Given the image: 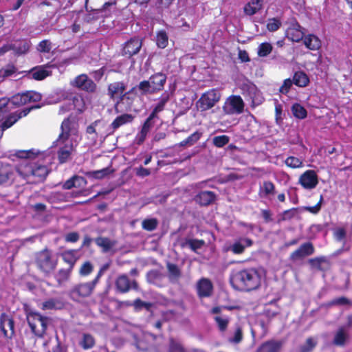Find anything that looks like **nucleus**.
<instances>
[{
  "instance_id": "f257e3e1",
  "label": "nucleus",
  "mask_w": 352,
  "mask_h": 352,
  "mask_svg": "<svg viewBox=\"0 0 352 352\" xmlns=\"http://www.w3.org/2000/svg\"><path fill=\"white\" fill-rule=\"evenodd\" d=\"M16 156L22 159L16 170L23 179L38 182L47 176L48 168L46 165L50 164L52 160V157L48 153L31 149L19 151Z\"/></svg>"
},
{
  "instance_id": "f03ea898",
  "label": "nucleus",
  "mask_w": 352,
  "mask_h": 352,
  "mask_svg": "<svg viewBox=\"0 0 352 352\" xmlns=\"http://www.w3.org/2000/svg\"><path fill=\"white\" fill-rule=\"evenodd\" d=\"M61 130L62 133L56 140V144L59 146L58 160L60 163H65L70 159L80 137L77 123L69 118L62 122Z\"/></svg>"
},
{
  "instance_id": "7ed1b4c3",
  "label": "nucleus",
  "mask_w": 352,
  "mask_h": 352,
  "mask_svg": "<svg viewBox=\"0 0 352 352\" xmlns=\"http://www.w3.org/2000/svg\"><path fill=\"white\" fill-rule=\"evenodd\" d=\"M230 282L235 289L249 292L261 286V275L255 269H246L234 273Z\"/></svg>"
},
{
  "instance_id": "20e7f679",
  "label": "nucleus",
  "mask_w": 352,
  "mask_h": 352,
  "mask_svg": "<svg viewBox=\"0 0 352 352\" xmlns=\"http://www.w3.org/2000/svg\"><path fill=\"white\" fill-rule=\"evenodd\" d=\"M36 263L43 272L50 274L56 269L58 258L51 250L45 249L37 254Z\"/></svg>"
},
{
  "instance_id": "39448f33",
  "label": "nucleus",
  "mask_w": 352,
  "mask_h": 352,
  "mask_svg": "<svg viewBox=\"0 0 352 352\" xmlns=\"http://www.w3.org/2000/svg\"><path fill=\"white\" fill-rule=\"evenodd\" d=\"M8 103L3 107V113L10 108L12 105L19 107L31 102H38L41 99V95L36 91H30L23 94H18L8 99Z\"/></svg>"
},
{
  "instance_id": "423d86ee",
  "label": "nucleus",
  "mask_w": 352,
  "mask_h": 352,
  "mask_svg": "<svg viewBox=\"0 0 352 352\" xmlns=\"http://www.w3.org/2000/svg\"><path fill=\"white\" fill-rule=\"evenodd\" d=\"M27 320L32 333L42 337L47 329V318L37 312L30 311L27 314Z\"/></svg>"
},
{
  "instance_id": "0eeeda50",
  "label": "nucleus",
  "mask_w": 352,
  "mask_h": 352,
  "mask_svg": "<svg viewBox=\"0 0 352 352\" xmlns=\"http://www.w3.org/2000/svg\"><path fill=\"white\" fill-rule=\"evenodd\" d=\"M126 85L123 82H114L109 85L107 89L108 96L112 100H117L115 104V110L117 113L120 111L119 107L122 101L128 98L129 92H124Z\"/></svg>"
},
{
  "instance_id": "6e6552de",
  "label": "nucleus",
  "mask_w": 352,
  "mask_h": 352,
  "mask_svg": "<svg viewBox=\"0 0 352 352\" xmlns=\"http://www.w3.org/2000/svg\"><path fill=\"white\" fill-rule=\"evenodd\" d=\"M241 94L245 100H248L253 107L261 104L263 101V97L257 87L250 81L243 82L240 87Z\"/></svg>"
},
{
  "instance_id": "1a4fd4ad",
  "label": "nucleus",
  "mask_w": 352,
  "mask_h": 352,
  "mask_svg": "<svg viewBox=\"0 0 352 352\" xmlns=\"http://www.w3.org/2000/svg\"><path fill=\"white\" fill-rule=\"evenodd\" d=\"M221 96V93L218 89H212L206 91L197 100V109L205 111L212 108L219 101Z\"/></svg>"
},
{
  "instance_id": "9d476101",
  "label": "nucleus",
  "mask_w": 352,
  "mask_h": 352,
  "mask_svg": "<svg viewBox=\"0 0 352 352\" xmlns=\"http://www.w3.org/2000/svg\"><path fill=\"white\" fill-rule=\"evenodd\" d=\"M100 274L101 271L93 281L80 283L74 286L70 290L71 297L75 300H78L80 298H85L90 296L98 283Z\"/></svg>"
},
{
  "instance_id": "9b49d317",
  "label": "nucleus",
  "mask_w": 352,
  "mask_h": 352,
  "mask_svg": "<svg viewBox=\"0 0 352 352\" xmlns=\"http://www.w3.org/2000/svg\"><path fill=\"white\" fill-rule=\"evenodd\" d=\"M244 102L239 96H231L225 101L223 111L228 115L239 114L243 112Z\"/></svg>"
},
{
  "instance_id": "f8f14e48",
  "label": "nucleus",
  "mask_w": 352,
  "mask_h": 352,
  "mask_svg": "<svg viewBox=\"0 0 352 352\" xmlns=\"http://www.w3.org/2000/svg\"><path fill=\"white\" fill-rule=\"evenodd\" d=\"M70 85L87 92H94L96 85L86 74H80L70 82Z\"/></svg>"
},
{
  "instance_id": "ddd939ff",
  "label": "nucleus",
  "mask_w": 352,
  "mask_h": 352,
  "mask_svg": "<svg viewBox=\"0 0 352 352\" xmlns=\"http://www.w3.org/2000/svg\"><path fill=\"white\" fill-rule=\"evenodd\" d=\"M38 107H39V106H32L30 108L25 109L19 113L16 112L13 114H11L8 117H6L7 112H6L4 118V119L6 118V120L4 122H3V120L1 122L0 131L3 132L5 129L10 128L15 122H16L19 119L27 116L31 109Z\"/></svg>"
},
{
  "instance_id": "4468645a",
  "label": "nucleus",
  "mask_w": 352,
  "mask_h": 352,
  "mask_svg": "<svg viewBox=\"0 0 352 352\" xmlns=\"http://www.w3.org/2000/svg\"><path fill=\"white\" fill-rule=\"evenodd\" d=\"M317 174L314 170H308L302 174L299 178V184L305 188L311 190L318 185Z\"/></svg>"
},
{
  "instance_id": "2eb2a0df",
  "label": "nucleus",
  "mask_w": 352,
  "mask_h": 352,
  "mask_svg": "<svg viewBox=\"0 0 352 352\" xmlns=\"http://www.w3.org/2000/svg\"><path fill=\"white\" fill-rule=\"evenodd\" d=\"M212 288L211 281L206 278H202L197 283V291L200 298L210 296L212 294Z\"/></svg>"
},
{
  "instance_id": "dca6fc26",
  "label": "nucleus",
  "mask_w": 352,
  "mask_h": 352,
  "mask_svg": "<svg viewBox=\"0 0 352 352\" xmlns=\"http://www.w3.org/2000/svg\"><path fill=\"white\" fill-rule=\"evenodd\" d=\"M286 36L289 40L294 42H299L302 39L304 33L298 23H293L287 28Z\"/></svg>"
},
{
  "instance_id": "f3484780",
  "label": "nucleus",
  "mask_w": 352,
  "mask_h": 352,
  "mask_svg": "<svg viewBox=\"0 0 352 352\" xmlns=\"http://www.w3.org/2000/svg\"><path fill=\"white\" fill-rule=\"evenodd\" d=\"M0 328L5 336H12L14 334V322L8 315L3 314L0 318Z\"/></svg>"
},
{
  "instance_id": "a211bd4d",
  "label": "nucleus",
  "mask_w": 352,
  "mask_h": 352,
  "mask_svg": "<svg viewBox=\"0 0 352 352\" xmlns=\"http://www.w3.org/2000/svg\"><path fill=\"white\" fill-rule=\"evenodd\" d=\"M314 252V248L311 243H305L300 246V248L292 252L291 258L296 260L307 256L312 254Z\"/></svg>"
},
{
  "instance_id": "6ab92c4d",
  "label": "nucleus",
  "mask_w": 352,
  "mask_h": 352,
  "mask_svg": "<svg viewBox=\"0 0 352 352\" xmlns=\"http://www.w3.org/2000/svg\"><path fill=\"white\" fill-rule=\"evenodd\" d=\"M116 285L117 289L122 293L128 292L131 288V286L133 289L138 288L137 283L135 280L131 283L127 276L124 274L120 276L117 278Z\"/></svg>"
},
{
  "instance_id": "aec40b11",
  "label": "nucleus",
  "mask_w": 352,
  "mask_h": 352,
  "mask_svg": "<svg viewBox=\"0 0 352 352\" xmlns=\"http://www.w3.org/2000/svg\"><path fill=\"white\" fill-rule=\"evenodd\" d=\"M252 245V241L248 238H240L236 240L230 247L231 250L234 254H239L244 252L245 248L250 247Z\"/></svg>"
},
{
  "instance_id": "412c9836",
  "label": "nucleus",
  "mask_w": 352,
  "mask_h": 352,
  "mask_svg": "<svg viewBox=\"0 0 352 352\" xmlns=\"http://www.w3.org/2000/svg\"><path fill=\"white\" fill-rule=\"evenodd\" d=\"M333 237L336 241L343 243L342 250L348 251L349 246L346 245V239L347 236V230L345 227L338 226L333 230Z\"/></svg>"
},
{
  "instance_id": "4be33fe9",
  "label": "nucleus",
  "mask_w": 352,
  "mask_h": 352,
  "mask_svg": "<svg viewBox=\"0 0 352 352\" xmlns=\"http://www.w3.org/2000/svg\"><path fill=\"white\" fill-rule=\"evenodd\" d=\"M141 47V41L138 38H133L125 44L124 52L125 54L133 56L139 52Z\"/></svg>"
},
{
  "instance_id": "5701e85b",
  "label": "nucleus",
  "mask_w": 352,
  "mask_h": 352,
  "mask_svg": "<svg viewBox=\"0 0 352 352\" xmlns=\"http://www.w3.org/2000/svg\"><path fill=\"white\" fill-rule=\"evenodd\" d=\"M263 6V0H251L247 3L243 8L245 14L252 16L260 11Z\"/></svg>"
},
{
  "instance_id": "b1692460",
  "label": "nucleus",
  "mask_w": 352,
  "mask_h": 352,
  "mask_svg": "<svg viewBox=\"0 0 352 352\" xmlns=\"http://www.w3.org/2000/svg\"><path fill=\"white\" fill-rule=\"evenodd\" d=\"M149 80L150 83H151L152 89L155 92L163 89L166 80V76L162 73H157L150 77Z\"/></svg>"
},
{
  "instance_id": "393cba45",
  "label": "nucleus",
  "mask_w": 352,
  "mask_h": 352,
  "mask_svg": "<svg viewBox=\"0 0 352 352\" xmlns=\"http://www.w3.org/2000/svg\"><path fill=\"white\" fill-rule=\"evenodd\" d=\"M152 120H153L148 118L144 122V124L142 125L141 131L136 135L135 142L137 144H141L144 142L148 133H149L153 126Z\"/></svg>"
},
{
  "instance_id": "a878e982",
  "label": "nucleus",
  "mask_w": 352,
  "mask_h": 352,
  "mask_svg": "<svg viewBox=\"0 0 352 352\" xmlns=\"http://www.w3.org/2000/svg\"><path fill=\"white\" fill-rule=\"evenodd\" d=\"M61 257L64 262L69 265V267L73 269L76 261L79 258L78 251L76 250H66L61 253Z\"/></svg>"
},
{
  "instance_id": "bb28decb",
  "label": "nucleus",
  "mask_w": 352,
  "mask_h": 352,
  "mask_svg": "<svg viewBox=\"0 0 352 352\" xmlns=\"http://www.w3.org/2000/svg\"><path fill=\"white\" fill-rule=\"evenodd\" d=\"M275 193V186L274 184L269 181H265L260 186L258 195L262 198H270Z\"/></svg>"
},
{
  "instance_id": "cd10ccee",
  "label": "nucleus",
  "mask_w": 352,
  "mask_h": 352,
  "mask_svg": "<svg viewBox=\"0 0 352 352\" xmlns=\"http://www.w3.org/2000/svg\"><path fill=\"white\" fill-rule=\"evenodd\" d=\"M215 199V195L211 191H203L198 194L195 200L202 206H207L212 204Z\"/></svg>"
},
{
  "instance_id": "c85d7f7f",
  "label": "nucleus",
  "mask_w": 352,
  "mask_h": 352,
  "mask_svg": "<svg viewBox=\"0 0 352 352\" xmlns=\"http://www.w3.org/2000/svg\"><path fill=\"white\" fill-rule=\"evenodd\" d=\"M52 72L49 70V67H38L31 70L30 75L32 78L36 80H41L46 77L50 76Z\"/></svg>"
},
{
  "instance_id": "c756f323",
  "label": "nucleus",
  "mask_w": 352,
  "mask_h": 352,
  "mask_svg": "<svg viewBox=\"0 0 352 352\" xmlns=\"http://www.w3.org/2000/svg\"><path fill=\"white\" fill-rule=\"evenodd\" d=\"M64 303L59 298H50L41 305L43 310L60 309L63 307Z\"/></svg>"
},
{
  "instance_id": "7c9ffc66",
  "label": "nucleus",
  "mask_w": 352,
  "mask_h": 352,
  "mask_svg": "<svg viewBox=\"0 0 352 352\" xmlns=\"http://www.w3.org/2000/svg\"><path fill=\"white\" fill-rule=\"evenodd\" d=\"M86 184V180L80 176H74L67 180L63 185L64 189H71L73 187L80 188Z\"/></svg>"
},
{
  "instance_id": "2f4dec72",
  "label": "nucleus",
  "mask_w": 352,
  "mask_h": 352,
  "mask_svg": "<svg viewBox=\"0 0 352 352\" xmlns=\"http://www.w3.org/2000/svg\"><path fill=\"white\" fill-rule=\"evenodd\" d=\"M304 44L311 50H317L321 46V41L314 34H309L305 37Z\"/></svg>"
},
{
  "instance_id": "473e14b6",
  "label": "nucleus",
  "mask_w": 352,
  "mask_h": 352,
  "mask_svg": "<svg viewBox=\"0 0 352 352\" xmlns=\"http://www.w3.org/2000/svg\"><path fill=\"white\" fill-rule=\"evenodd\" d=\"M133 116L131 114H123L120 116H118L111 123V127L116 130L118 129L120 126L130 123L133 121Z\"/></svg>"
},
{
  "instance_id": "72a5a7b5",
  "label": "nucleus",
  "mask_w": 352,
  "mask_h": 352,
  "mask_svg": "<svg viewBox=\"0 0 352 352\" xmlns=\"http://www.w3.org/2000/svg\"><path fill=\"white\" fill-rule=\"evenodd\" d=\"M348 339V331L345 328L342 327L339 329L336 332L334 337L333 343L338 346H342L347 342Z\"/></svg>"
},
{
  "instance_id": "f704fd0d",
  "label": "nucleus",
  "mask_w": 352,
  "mask_h": 352,
  "mask_svg": "<svg viewBox=\"0 0 352 352\" xmlns=\"http://www.w3.org/2000/svg\"><path fill=\"white\" fill-rule=\"evenodd\" d=\"M281 346V343L277 341H269L264 343L258 352H278Z\"/></svg>"
},
{
  "instance_id": "c9c22d12",
  "label": "nucleus",
  "mask_w": 352,
  "mask_h": 352,
  "mask_svg": "<svg viewBox=\"0 0 352 352\" xmlns=\"http://www.w3.org/2000/svg\"><path fill=\"white\" fill-rule=\"evenodd\" d=\"M169 100V96L168 94H164L159 100V102L153 109V112L151 113V115L148 116V118L151 120H153L154 118H155L156 115L161 112L164 108L168 100Z\"/></svg>"
},
{
  "instance_id": "e433bc0d",
  "label": "nucleus",
  "mask_w": 352,
  "mask_h": 352,
  "mask_svg": "<svg viewBox=\"0 0 352 352\" xmlns=\"http://www.w3.org/2000/svg\"><path fill=\"white\" fill-rule=\"evenodd\" d=\"M146 278L150 283L161 286L164 276L157 270H151L147 273Z\"/></svg>"
},
{
  "instance_id": "4c0bfd02",
  "label": "nucleus",
  "mask_w": 352,
  "mask_h": 352,
  "mask_svg": "<svg viewBox=\"0 0 352 352\" xmlns=\"http://www.w3.org/2000/svg\"><path fill=\"white\" fill-rule=\"evenodd\" d=\"M79 344L85 350L90 349L95 345V339L89 333H83Z\"/></svg>"
},
{
  "instance_id": "58836bf2",
  "label": "nucleus",
  "mask_w": 352,
  "mask_h": 352,
  "mask_svg": "<svg viewBox=\"0 0 352 352\" xmlns=\"http://www.w3.org/2000/svg\"><path fill=\"white\" fill-rule=\"evenodd\" d=\"M98 246L102 249L104 252L109 251L115 245V243L106 237H98L95 239Z\"/></svg>"
},
{
  "instance_id": "ea45409f",
  "label": "nucleus",
  "mask_w": 352,
  "mask_h": 352,
  "mask_svg": "<svg viewBox=\"0 0 352 352\" xmlns=\"http://www.w3.org/2000/svg\"><path fill=\"white\" fill-rule=\"evenodd\" d=\"M293 82L296 85L303 87L308 85L309 80L304 72H297L294 75Z\"/></svg>"
},
{
  "instance_id": "a19ab883",
  "label": "nucleus",
  "mask_w": 352,
  "mask_h": 352,
  "mask_svg": "<svg viewBox=\"0 0 352 352\" xmlns=\"http://www.w3.org/2000/svg\"><path fill=\"white\" fill-rule=\"evenodd\" d=\"M168 278L173 283L178 281L181 276V272L178 267L175 264L168 263Z\"/></svg>"
},
{
  "instance_id": "79ce46f5",
  "label": "nucleus",
  "mask_w": 352,
  "mask_h": 352,
  "mask_svg": "<svg viewBox=\"0 0 352 352\" xmlns=\"http://www.w3.org/2000/svg\"><path fill=\"white\" fill-rule=\"evenodd\" d=\"M72 270L69 267L68 269H60L55 274V278L59 285H61L69 278Z\"/></svg>"
},
{
  "instance_id": "37998d69",
  "label": "nucleus",
  "mask_w": 352,
  "mask_h": 352,
  "mask_svg": "<svg viewBox=\"0 0 352 352\" xmlns=\"http://www.w3.org/2000/svg\"><path fill=\"white\" fill-rule=\"evenodd\" d=\"M291 109L294 116L296 118L304 119L307 117L306 109L298 103L294 104Z\"/></svg>"
},
{
  "instance_id": "c03bdc74",
  "label": "nucleus",
  "mask_w": 352,
  "mask_h": 352,
  "mask_svg": "<svg viewBox=\"0 0 352 352\" xmlns=\"http://www.w3.org/2000/svg\"><path fill=\"white\" fill-rule=\"evenodd\" d=\"M12 45V50L18 54H25L29 50V44L26 41H19Z\"/></svg>"
},
{
  "instance_id": "a18cd8bd",
  "label": "nucleus",
  "mask_w": 352,
  "mask_h": 352,
  "mask_svg": "<svg viewBox=\"0 0 352 352\" xmlns=\"http://www.w3.org/2000/svg\"><path fill=\"white\" fill-rule=\"evenodd\" d=\"M157 45L160 48H164L168 44V36L166 32L162 30L157 32L156 37Z\"/></svg>"
},
{
  "instance_id": "49530a36",
  "label": "nucleus",
  "mask_w": 352,
  "mask_h": 352,
  "mask_svg": "<svg viewBox=\"0 0 352 352\" xmlns=\"http://www.w3.org/2000/svg\"><path fill=\"white\" fill-rule=\"evenodd\" d=\"M201 133L199 131H196L192 135H190L188 138H187L186 140L180 142V146H184L186 145H192L195 142H197L201 138Z\"/></svg>"
},
{
  "instance_id": "de8ad7c7",
  "label": "nucleus",
  "mask_w": 352,
  "mask_h": 352,
  "mask_svg": "<svg viewBox=\"0 0 352 352\" xmlns=\"http://www.w3.org/2000/svg\"><path fill=\"white\" fill-rule=\"evenodd\" d=\"M272 50V46L269 43H263L258 47V55L265 57L270 54Z\"/></svg>"
},
{
  "instance_id": "09e8293b",
  "label": "nucleus",
  "mask_w": 352,
  "mask_h": 352,
  "mask_svg": "<svg viewBox=\"0 0 352 352\" xmlns=\"http://www.w3.org/2000/svg\"><path fill=\"white\" fill-rule=\"evenodd\" d=\"M285 164L287 166L292 168H298L303 166V163L301 160L293 156L287 157L285 160Z\"/></svg>"
},
{
  "instance_id": "8fccbe9b",
  "label": "nucleus",
  "mask_w": 352,
  "mask_h": 352,
  "mask_svg": "<svg viewBox=\"0 0 352 352\" xmlns=\"http://www.w3.org/2000/svg\"><path fill=\"white\" fill-rule=\"evenodd\" d=\"M72 106L77 111L82 112L85 109V102L81 96H75L73 98Z\"/></svg>"
},
{
  "instance_id": "3c124183",
  "label": "nucleus",
  "mask_w": 352,
  "mask_h": 352,
  "mask_svg": "<svg viewBox=\"0 0 352 352\" xmlns=\"http://www.w3.org/2000/svg\"><path fill=\"white\" fill-rule=\"evenodd\" d=\"M230 141V138L226 135L215 136L212 139L214 145L217 147L221 148L226 145Z\"/></svg>"
},
{
  "instance_id": "603ef678",
  "label": "nucleus",
  "mask_w": 352,
  "mask_h": 352,
  "mask_svg": "<svg viewBox=\"0 0 352 352\" xmlns=\"http://www.w3.org/2000/svg\"><path fill=\"white\" fill-rule=\"evenodd\" d=\"M157 219L154 218L144 219L142 223V228L148 231L154 230L157 228Z\"/></svg>"
},
{
  "instance_id": "864d4df0",
  "label": "nucleus",
  "mask_w": 352,
  "mask_h": 352,
  "mask_svg": "<svg viewBox=\"0 0 352 352\" xmlns=\"http://www.w3.org/2000/svg\"><path fill=\"white\" fill-rule=\"evenodd\" d=\"M214 320L221 331H224L227 328L229 322V318L225 316H217L214 317Z\"/></svg>"
},
{
  "instance_id": "5fc2aeb1",
  "label": "nucleus",
  "mask_w": 352,
  "mask_h": 352,
  "mask_svg": "<svg viewBox=\"0 0 352 352\" xmlns=\"http://www.w3.org/2000/svg\"><path fill=\"white\" fill-rule=\"evenodd\" d=\"M8 166L0 168V184L6 182L10 178V171Z\"/></svg>"
},
{
  "instance_id": "6e6d98bb",
  "label": "nucleus",
  "mask_w": 352,
  "mask_h": 352,
  "mask_svg": "<svg viewBox=\"0 0 352 352\" xmlns=\"http://www.w3.org/2000/svg\"><path fill=\"white\" fill-rule=\"evenodd\" d=\"M280 25L281 22L278 19L272 18L267 21V28L270 32H275L280 28Z\"/></svg>"
},
{
  "instance_id": "4d7b16f0",
  "label": "nucleus",
  "mask_w": 352,
  "mask_h": 352,
  "mask_svg": "<svg viewBox=\"0 0 352 352\" xmlns=\"http://www.w3.org/2000/svg\"><path fill=\"white\" fill-rule=\"evenodd\" d=\"M93 265L89 261L85 262L80 268L79 273L81 276L89 275L93 271Z\"/></svg>"
},
{
  "instance_id": "13d9d810",
  "label": "nucleus",
  "mask_w": 352,
  "mask_h": 352,
  "mask_svg": "<svg viewBox=\"0 0 352 352\" xmlns=\"http://www.w3.org/2000/svg\"><path fill=\"white\" fill-rule=\"evenodd\" d=\"M139 89L142 93H153L154 90L152 89L151 83H150V80H144L141 82L138 86Z\"/></svg>"
},
{
  "instance_id": "bf43d9fd",
  "label": "nucleus",
  "mask_w": 352,
  "mask_h": 352,
  "mask_svg": "<svg viewBox=\"0 0 352 352\" xmlns=\"http://www.w3.org/2000/svg\"><path fill=\"white\" fill-rule=\"evenodd\" d=\"M316 344V342L313 338H308L305 344L301 346L300 352H311Z\"/></svg>"
},
{
  "instance_id": "052dcab7",
  "label": "nucleus",
  "mask_w": 352,
  "mask_h": 352,
  "mask_svg": "<svg viewBox=\"0 0 352 352\" xmlns=\"http://www.w3.org/2000/svg\"><path fill=\"white\" fill-rule=\"evenodd\" d=\"M204 241L196 239H190L186 242V245L193 251L201 248L204 245Z\"/></svg>"
},
{
  "instance_id": "680f3d73",
  "label": "nucleus",
  "mask_w": 352,
  "mask_h": 352,
  "mask_svg": "<svg viewBox=\"0 0 352 352\" xmlns=\"http://www.w3.org/2000/svg\"><path fill=\"white\" fill-rule=\"evenodd\" d=\"M52 49V43L48 40L41 41L38 46V51L41 52H50Z\"/></svg>"
},
{
  "instance_id": "e2e57ef3",
  "label": "nucleus",
  "mask_w": 352,
  "mask_h": 352,
  "mask_svg": "<svg viewBox=\"0 0 352 352\" xmlns=\"http://www.w3.org/2000/svg\"><path fill=\"white\" fill-rule=\"evenodd\" d=\"M294 84L293 80L287 78L284 80L283 85L280 87L279 91L281 94H287L292 85Z\"/></svg>"
},
{
  "instance_id": "0e129e2a",
  "label": "nucleus",
  "mask_w": 352,
  "mask_h": 352,
  "mask_svg": "<svg viewBox=\"0 0 352 352\" xmlns=\"http://www.w3.org/2000/svg\"><path fill=\"white\" fill-rule=\"evenodd\" d=\"M111 173V170L108 168H103L99 170L94 171L92 175L96 179H102L105 176L108 175Z\"/></svg>"
},
{
  "instance_id": "69168bd1",
  "label": "nucleus",
  "mask_w": 352,
  "mask_h": 352,
  "mask_svg": "<svg viewBox=\"0 0 352 352\" xmlns=\"http://www.w3.org/2000/svg\"><path fill=\"white\" fill-rule=\"evenodd\" d=\"M169 352H184L182 346L175 340H170Z\"/></svg>"
},
{
  "instance_id": "338daca9",
  "label": "nucleus",
  "mask_w": 352,
  "mask_h": 352,
  "mask_svg": "<svg viewBox=\"0 0 352 352\" xmlns=\"http://www.w3.org/2000/svg\"><path fill=\"white\" fill-rule=\"evenodd\" d=\"M322 200V197L321 196L320 201L316 205H315L314 206H306L305 207V210L311 213L317 214L320 210Z\"/></svg>"
},
{
  "instance_id": "774afa93",
  "label": "nucleus",
  "mask_w": 352,
  "mask_h": 352,
  "mask_svg": "<svg viewBox=\"0 0 352 352\" xmlns=\"http://www.w3.org/2000/svg\"><path fill=\"white\" fill-rule=\"evenodd\" d=\"M79 239V234L77 232H69L65 236V240L67 242L75 243Z\"/></svg>"
}]
</instances>
